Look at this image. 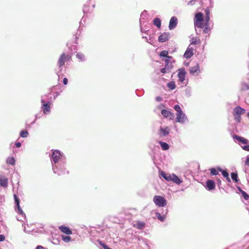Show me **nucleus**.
I'll return each instance as SVG.
<instances>
[{
    "label": "nucleus",
    "mask_w": 249,
    "mask_h": 249,
    "mask_svg": "<svg viewBox=\"0 0 249 249\" xmlns=\"http://www.w3.org/2000/svg\"><path fill=\"white\" fill-rule=\"evenodd\" d=\"M207 19H204L203 15L201 12L196 13L194 18L195 26L198 28H204L203 33L208 34L211 31L209 27V22H207Z\"/></svg>",
    "instance_id": "obj_1"
},
{
    "label": "nucleus",
    "mask_w": 249,
    "mask_h": 249,
    "mask_svg": "<svg viewBox=\"0 0 249 249\" xmlns=\"http://www.w3.org/2000/svg\"><path fill=\"white\" fill-rule=\"evenodd\" d=\"M160 175L168 181H172L178 184H179L181 182V180L175 174L171 175L170 174H166L163 171H161Z\"/></svg>",
    "instance_id": "obj_2"
},
{
    "label": "nucleus",
    "mask_w": 249,
    "mask_h": 249,
    "mask_svg": "<svg viewBox=\"0 0 249 249\" xmlns=\"http://www.w3.org/2000/svg\"><path fill=\"white\" fill-rule=\"evenodd\" d=\"M245 113V110L240 106H237L234 108L233 110V115L234 120L237 123H238L241 122V115Z\"/></svg>",
    "instance_id": "obj_3"
},
{
    "label": "nucleus",
    "mask_w": 249,
    "mask_h": 249,
    "mask_svg": "<svg viewBox=\"0 0 249 249\" xmlns=\"http://www.w3.org/2000/svg\"><path fill=\"white\" fill-rule=\"evenodd\" d=\"M154 203L159 207H164L167 204L166 199L161 196H155L153 197Z\"/></svg>",
    "instance_id": "obj_4"
},
{
    "label": "nucleus",
    "mask_w": 249,
    "mask_h": 249,
    "mask_svg": "<svg viewBox=\"0 0 249 249\" xmlns=\"http://www.w3.org/2000/svg\"><path fill=\"white\" fill-rule=\"evenodd\" d=\"M71 59V56L70 55H66L64 53L61 54L57 62V64L59 68H61L62 66L64 65L65 62L70 61Z\"/></svg>",
    "instance_id": "obj_5"
},
{
    "label": "nucleus",
    "mask_w": 249,
    "mask_h": 249,
    "mask_svg": "<svg viewBox=\"0 0 249 249\" xmlns=\"http://www.w3.org/2000/svg\"><path fill=\"white\" fill-rule=\"evenodd\" d=\"M161 113L165 118H167L170 120H173L174 117V113L168 110L162 109Z\"/></svg>",
    "instance_id": "obj_6"
},
{
    "label": "nucleus",
    "mask_w": 249,
    "mask_h": 249,
    "mask_svg": "<svg viewBox=\"0 0 249 249\" xmlns=\"http://www.w3.org/2000/svg\"><path fill=\"white\" fill-rule=\"evenodd\" d=\"M186 73L184 69H179L178 70V78L180 82H182L184 81Z\"/></svg>",
    "instance_id": "obj_7"
},
{
    "label": "nucleus",
    "mask_w": 249,
    "mask_h": 249,
    "mask_svg": "<svg viewBox=\"0 0 249 249\" xmlns=\"http://www.w3.org/2000/svg\"><path fill=\"white\" fill-rule=\"evenodd\" d=\"M178 18L176 17L171 18L169 22V28L170 30L174 29L177 25Z\"/></svg>",
    "instance_id": "obj_8"
},
{
    "label": "nucleus",
    "mask_w": 249,
    "mask_h": 249,
    "mask_svg": "<svg viewBox=\"0 0 249 249\" xmlns=\"http://www.w3.org/2000/svg\"><path fill=\"white\" fill-rule=\"evenodd\" d=\"M61 155L59 151L55 150L53 152L52 158L54 163L57 162L60 160Z\"/></svg>",
    "instance_id": "obj_9"
},
{
    "label": "nucleus",
    "mask_w": 249,
    "mask_h": 249,
    "mask_svg": "<svg viewBox=\"0 0 249 249\" xmlns=\"http://www.w3.org/2000/svg\"><path fill=\"white\" fill-rule=\"evenodd\" d=\"M170 34L169 33H163L159 36L158 40L160 42H164L168 40Z\"/></svg>",
    "instance_id": "obj_10"
},
{
    "label": "nucleus",
    "mask_w": 249,
    "mask_h": 249,
    "mask_svg": "<svg viewBox=\"0 0 249 249\" xmlns=\"http://www.w3.org/2000/svg\"><path fill=\"white\" fill-rule=\"evenodd\" d=\"M190 73L192 75H197L200 72L199 66L196 64L195 66L190 68Z\"/></svg>",
    "instance_id": "obj_11"
},
{
    "label": "nucleus",
    "mask_w": 249,
    "mask_h": 249,
    "mask_svg": "<svg viewBox=\"0 0 249 249\" xmlns=\"http://www.w3.org/2000/svg\"><path fill=\"white\" fill-rule=\"evenodd\" d=\"M194 49L192 47H190V46L187 48L185 51L184 56L187 59L191 58L194 54Z\"/></svg>",
    "instance_id": "obj_12"
},
{
    "label": "nucleus",
    "mask_w": 249,
    "mask_h": 249,
    "mask_svg": "<svg viewBox=\"0 0 249 249\" xmlns=\"http://www.w3.org/2000/svg\"><path fill=\"white\" fill-rule=\"evenodd\" d=\"M186 119V116L183 112L177 113L176 121L178 123H183Z\"/></svg>",
    "instance_id": "obj_13"
},
{
    "label": "nucleus",
    "mask_w": 249,
    "mask_h": 249,
    "mask_svg": "<svg viewBox=\"0 0 249 249\" xmlns=\"http://www.w3.org/2000/svg\"><path fill=\"white\" fill-rule=\"evenodd\" d=\"M58 229L63 233L67 235H70L72 234V231L68 227L65 226H60L58 227Z\"/></svg>",
    "instance_id": "obj_14"
},
{
    "label": "nucleus",
    "mask_w": 249,
    "mask_h": 249,
    "mask_svg": "<svg viewBox=\"0 0 249 249\" xmlns=\"http://www.w3.org/2000/svg\"><path fill=\"white\" fill-rule=\"evenodd\" d=\"M8 178L4 176L0 175V186L3 187H7L8 186Z\"/></svg>",
    "instance_id": "obj_15"
},
{
    "label": "nucleus",
    "mask_w": 249,
    "mask_h": 249,
    "mask_svg": "<svg viewBox=\"0 0 249 249\" xmlns=\"http://www.w3.org/2000/svg\"><path fill=\"white\" fill-rule=\"evenodd\" d=\"M160 133L159 134L160 136V137H165V136H167L169 134V131H170V129L168 127H166L165 129H164L162 127H160Z\"/></svg>",
    "instance_id": "obj_16"
},
{
    "label": "nucleus",
    "mask_w": 249,
    "mask_h": 249,
    "mask_svg": "<svg viewBox=\"0 0 249 249\" xmlns=\"http://www.w3.org/2000/svg\"><path fill=\"white\" fill-rule=\"evenodd\" d=\"M218 170L222 173L223 176L226 178V180L228 182H231V178L229 177V173L226 170H222L220 168H218Z\"/></svg>",
    "instance_id": "obj_17"
},
{
    "label": "nucleus",
    "mask_w": 249,
    "mask_h": 249,
    "mask_svg": "<svg viewBox=\"0 0 249 249\" xmlns=\"http://www.w3.org/2000/svg\"><path fill=\"white\" fill-rule=\"evenodd\" d=\"M206 186L209 190H212L215 188V185L214 181L208 180L206 182Z\"/></svg>",
    "instance_id": "obj_18"
},
{
    "label": "nucleus",
    "mask_w": 249,
    "mask_h": 249,
    "mask_svg": "<svg viewBox=\"0 0 249 249\" xmlns=\"http://www.w3.org/2000/svg\"><path fill=\"white\" fill-rule=\"evenodd\" d=\"M190 43L193 45H200L201 40L199 37H193L190 40Z\"/></svg>",
    "instance_id": "obj_19"
},
{
    "label": "nucleus",
    "mask_w": 249,
    "mask_h": 249,
    "mask_svg": "<svg viewBox=\"0 0 249 249\" xmlns=\"http://www.w3.org/2000/svg\"><path fill=\"white\" fill-rule=\"evenodd\" d=\"M43 110L45 114H48L50 112V103L49 102L43 104Z\"/></svg>",
    "instance_id": "obj_20"
},
{
    "label": "nucleus",
    "mask_w": 249,
    "mask_h": 249,
    "mask_svg": "<svg viewBox=\"0 0 249 249\" xmlns=\"http://www.w3.org/2000/svg\"><path fill=\"white\" fill-rule=\"evenodd\" d=\"M145 223L142 221H137L136 224L133 225V227L138 229H142L145 227Z\"/></svg>",
    "instance_id": "obj_21"
},
{
    "label": "nucleus",
    "mask_w": 249,
    "mask_h": 249,
    "mask_svg": "<svg viewBox=\"0 0 249 249\" xmlns=\"http://www.w3.org/2000/svg\"><path fill=\"white\" fill-rule=\"evenodd\" d=\"M233 138H235V139H236L239 142H240L244 144H247L248 142V140L245 139L243 137H241L238 136L237 135H234L233 136Z\"/></svg>",
    "instance_id": "obj_22"
},
{
    "label": "nucleus",
    "mask_w": 249,
    "mask_h": 249,
    "mask_svg": "<svg viewBox=\"0 0 249 249\" xmlns=\"http://www.w3.org/2000/svg\"><path fill=\"white\" fill-rule=\"evenodd\" d=\"M159 143L160 144L162 150H167L169 148V146L166 142L159 141Z\"/></svg>",
    "instance_id": "obj_23"
},
{
    "label": "nucleus",
    "mask_w": 249,
    "mask_h": 249,
    "mask_svg": "<svg viewBox=\"0 0 249 249\" xmlns=\"http://www.w3.org/2000/svg\"><path fill=\"white\" fill-rule=\"evenodd\" d=\"M154 24L157 26L158 28H160L161 27V20L159 18H155L153 20Z\"/></svg>",
    "instance_id": "obj_24"
},
{
    "label": "nucleus",
    "mask_w": 249,
    "mask_h": 249,
    "mask_svg": "<svg viewBox=\"0 0 249 249\" xmlns=\"http://www.w3.org/2000/svg\"><path fill=\"white\" fill-rule=\"evenodd\" d=\"M172 67H173V66L171 65H170V66H169V67H166L165 66V68L161 69L160 71L162 73H166L169 72L170 69L171 68H172Z\"/></svg>",
    "instance_id": "obj_25"
},
{
    "label": "nucleus",
    "mask_w": 249,
    "mask_h": 249,
    "mask_svg": "<svg viewBox=\"0 0 249 249\" xmlns=\"http://www.w3.org/2000/svg\"><path fill=\"white\" fill-rule=\"evenodd\" d=\"M238 190L241 192L243 197L245 200H248L249 199V196L247 194L246 192L241 190L240 188H238Z\"/></svg>",
    "instance_id": "obj_26"
},
{
    "label": "nucleus",
    "mask_w": 249,
    "mask_h": 249,
    "mask_svg": "<svg viewBox=\"0 0 249 249\" xmlns=\"http://www.w3.org/2000/svg\"><path fill=\"white\" fill-rule=\"evenodd\" d=\"M168 52L167 51H162L160 53V56L163 57H166L167 58H172V56L168 55Z\"/></svg>",
    "instance_id": "obj_27"
},
{
    "label": "nucleus",
    "mask_w": 249,
    "mask_h": 249,
    "mask_svg": "<svg viewBox=\"0 0 249 249\" xmlns=\"http://www.w3.org/2000/svg\"><path fill=\"white\" fill-rule=\"evenodd\" d=\"M6 162L13 165L15 163V160L13 157H9L7 159Z\"/></svg>",
    "instance_id": "obj_28"
},
{
    "label": "nucleus",
    "mask_w": 249,
    "mask_h": 249,
    "mask_svg": "<svg viewBox=\"0 0 249 249\" xmlns=\"http://www.w3.org/2000/svg\"><path fill=\"white\" fill-rule=\"evenodd\" d=\"M231 178L235 182H237L239 180L238 179V175L237 173H232L231 174Z\"/></svg>",
    "instance_id": "obj_29"
},
{
    "label": "nucleus",
    "mask_w": 249,
    "mask_h": 249,
    "mask_svg": "<svg viewBox=\"0 0 249 249\" xmlns=\"http://www.w3.org/2000/svg\"><path fill=\"white\" fill-rule=\"evenodd\" d=\"M249 89V85H247L245 83H242L241 84V90L245 91Z\"/></svg>",
    "instance_id": "obj_30"
},
{
    "label": "nucleus",
    "mask_w": 249,
    "mask_h": 249,
    "mask_svg": "<svg viewBox=\"0 0 249 249\" xmlns=\"http://www.w3.org/2000/svg\"><path fill=\"white\" fill-rule=\"evenodd\" d=\"M156 215L157 218L160 220V221H164L165 219V216L164 215L162 216L160 213H156Z\"/></svg>",
    "instance_id": "obj_31"
},
{
    "label": "nucleus",
    "mask_w": 249,
    "mask_h": 249,
    "mask_svg": "<svg viewBox=\"0 0 249 249\" xmlns=\"http://www.w3.org/2000/svg\"><path fill=\"white\" fill-rule=\"evenodd\" d=\"M167 87L173 90L176 88V85L174 82L171 81L167 84Z\"/></svg>",
    "instance_id": "obj_32"
},
{
    "label": "nucleus",
    "mask_w": 249,
    "mask_h": 249,
    "mask_svg": "<svg viewBox=\"0 0 249 249\" xmlns=\"http://www.w3.org/2000/svg\"><path fill=\"white\" fill-rule=\"evenodd\" d=\"M62 239L66 243L70 242L71 240V237L70 236L62 235Z\"/></svg>",
    "instance_id": "obj_33"
},
{
    "label": "nucleus",
    "mask_w": 249,
    "mask_h": 249,
    "mask_svg": "<svg viewBox=\"0 0 249 249\" xmlns=\"http://www.w3.org/2000/svg\"><path fill=\"white\" fill-rule=\"evenodd\" d=\"M29 133L26 130H22L20 133V136L23 138H26L28 137Z\"/></svg>",
    "instance_id": "obj_34"
},
{
    "label": "nucleus",
    "mask_w": 249,
    "mask_h": 249,
    "mask_svg": "<svg viewBox=\"0 0 249 249\" xmlns=\"http://www.w3.org/2000/svg\"><path fill=\"white\" fill-rule=\"evenodd\" d=\"M205 12H206V18L207 19V22H209L210 20V11L208 9V8H206L205 9Z\"/></svg>",
    "instance_id": "obj_35"
},
{
    "label": "nucleus",
    "mask_w": 249,
    "mask_h": 249,
    "mask_svg": "<svg viewBox=\"0 0 249 249\" xmlns=\"http://www.w3.org/2000/svg\"><path fill=\"white\" fill-rule=\"evenodd\" d=\"M174 109L177 111V113H180L182 112L180 106L178 105H176L174 107Z\"/></svg>",
    "instance_id": "obj_36"
},
{
    "label": "nucleus",
    "mask_w": 249,
    "mask_h": 249,
    "mask_svg": "<svg viewBox=\"0 0 249 249\" xmlns=\"http://www.w3.org/2000/svg\"><path fill=\"white\" fill-rule=\"evenodd\" d=\"M211 175H217L218 174V170H216L215 168H212L210 169Z\"/></svg>",
    "instance_id": "obj_37"
},
{
    "label": "nucleus",
    "mask_w": 249,
    "mask_h": 249,
    "mask_svg": "<svg viewBox=\"0 0 249 249\" xmlns=\"http://www.w3.org/2000/svg\"><path fill=\"white\" fill-rule=\"evenodd\" d=\"M76 57L78 58L81 61L84 60V55L81 53H77L76 54Z\"/></svg>",
    "instance_id": "obj_38"
},
{
    "label": "nucleus",
    "mask_w": 249,
    "mask_h": 249,
    "mask_svg": "<svg viewBox=\"0 0 249 249\" xmlns=\"http://www.w3.org/2000/svg\"><path fill=\"white\" fill-rule=\"evenodd\" d=\"M14 199H15V203L17 205V207H18V206H19V199L18 197V196L15 194L14 195Z\"/></svg>",
    "instance_id": "obj_39"
},
{
    "label": "nucleus",
    "mask_w": 249,
    "mask_h": 249,
    "mask_svg": "<svg viewBox=\"0 0 249 249\" xmlns=\"http://www.w3.org/2000/svg\"><path fill=\"white\" fill-rule=\"evenodd\" d=\"M170 58H168V59H166L165 60V67H169V66H170V65H172V64H171V62L170 60Z\"/></svg>",
    "instance_id": "obj_40"
},
{
    "label": "nucleus",
    "mask_w": 249,
    "mask_h": 249,
    "mask_svg": "<svg viewBox=\"0 0 249 249\" xmlns=\"http://www.w3.org/2000/svg\"><path fill=\"white\" fill-rule=\"evenodd\" d=\"M100 245L102 246V247L104 248V249H112L109 247H108L107 245H106L104 243H100Z\"/></svg>",
    "instance_id": "obj_41"
},
{
    "label": "nucleus",
    "mask_w": 249,
    "mask_h": 249,
    "mask_svg": "<svg viewBox=\"0 0 249 249\" xmlns=\"http://www.w3.org/2000/svg\"><path fill=\"white\" fill-rule=\"evenodd\" d=\"M242 148L245 151H249V145L243 146Z\"/></svg>",
    "instance_id": "obj_42"
},
{
    "label": "nucleus",
    "mask_w": 249,
    "mask_h": 249,
    "mask_svg": "<svg viewBox=\"0 0 249 249\" xmlns=\"http://www.w3.org/2000/svg\"><path fill=\"white\" fill-rule=\"evenodd\" d=\"M18 208V213L20 214H22L24 213L22 211V210H21V208L20 207V206H18V207H17Z\"/></svg>",
    "instance_id": "obj_43"
},
{
    "label": "nucleus",
    "mask_w": 249,
    "mask_h": 249,
    "mask_svg": "<svg viewBox=\"0 0 249 249\" xmlns=\"http://www.w3.org/2000/svg\"><path fill=\"white\" fill-rule=\"evenodd\" d=\"M5 239V237L3 235L0 234V242L4 241Z\"/></svg>",
    "instance_id": "obj_44"
},
{
    "label": "nucleus",
    "mask_w": 249,
    "mask_h": 249,
    "mask_svg": "<svg viewBox=\"0 0 249 249\" xmlns=\"http://www.w3.org/2000/svg\"><path fill=\"white\" fill-rule=\"evenodd\" d=\"M63 84L65 85H66L67 84H68V79L67 78H64L63 79Z\"/></svg>",
    "instance_id": "obj_45"
},
{
    "label": "nucleus",
    "mask_w": 249,
    "mask_h": 249,
    "mask_svg": "<svg viewBox=\"0 0 249 249\" xmlns=\"http://www.w3.org/2000/svg\"><path fill=\"white\" fill-rule=\"evenodd\" d=\"M15 145L17 147H20L21 145V143L19 142H16L15 143Z\"/></svg>",
    "instance_id": "obj_46"
},
{
    "label": "nucleus",
    "mask_w": 249,
    "mask_h": 249,
    "mask_svg": "<svg viewBox=\"0 0 249 249\" xmlns=\"http://www.w3.org/2000/svg\"><path fill=\"white\" fill-rule=\"evenodd\" d=\"M245 164L247 166H249V157H247L245 161Z\"/></svg>",
    "instance_id": "obj_47"
},
{
    "label": "nucleus",
    "mask_w": 249,
    "mask_h": 249,
    "mask_svg": "<svg viewBox=\"0 0 249 249\" xmlns=\"http://www.w3.org/2000/svg\"><path fill=\"white\" fill-rule=\"evenodd\" d=\"M36 249H45V248L41 246H37L36 247Z\"/></svg>",
    "instance_id": "obj_48"
},
{
    "label": "nucleus",
    "mask_w": 249,
    "mask_h": 249,
    "mask_svg": "<svg viewBox=\"0 0 249 249\" xmlns=\"http://www.w3.org/2000/svg\"><path fill=\"white\" fill-rule=\"evenodd\" d=\"M156 99L157 101H161L162 100L160 96L157 97Z\"/></svg>",
    "instance_id": "obj_49"
},
{
    "label": "nucleus",
    "mask_w": 249,
    "mask_h": 249,
    "mask_svg": "<svg viewBox=\"0 0 249 249\" xmlns=\"http://www.w3.org/2000/svg\"><path fill=\"white\" fill-rule=\"evenodd\" d=\"M247 116L249 118V112L248 113Z\"/></svg>",
    "instance_id": "obj_50"
},
{
    "label": "nucleus",
    "mask_w": 249,
    "mask_h": 249,
    "mask_svg": "<svg viewBox=\"0 0 249 249\" xmlns=\"http://www.w3.org/2000/svg\"><path fill=\"white\" fill-rule=\"evenodd\" d=\"M41 102H42V103H44V100H42Z\"/></svg>",
    "instance_id": "obj_51"
}]
</instances>
